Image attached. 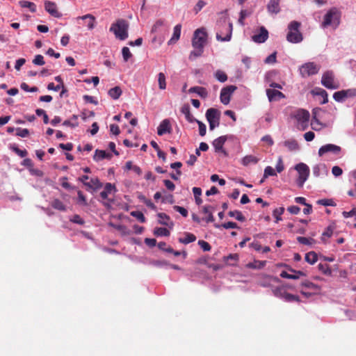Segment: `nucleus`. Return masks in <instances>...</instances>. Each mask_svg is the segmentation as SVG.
<instances>
[{"mask_svg": "<svg viewBox=\"0 0 356 356\" xmlns=\"http://www.w3.org/2000/svg\"><path fill=\"white\" fill-rule=\"evenodd\" d=\"M216 39L219 41H229L232 38L233 25L226 17L221 18L217 23Z\"/></svg>", "mask_w": 356, "mask_h": 356, "instance_id": "nucleus-1", "label": "nucleus"}, {"mask_svg": "<svg viewBox=\"0 0 356 356\" xmlns=\"http://www.w3.org/2000/svg\"><path fill=\"white\" fill-rule=\"evenodd\" d=\"M341 17V11L337 8L332 7L324 15L321 26L323 28L332 26L334 29H337L340 24Z\"/></svg>", "mask_w": 356, "mask_h": 356, "instance_id": "nucleus-2", "label": "nucleus"}, {"mask_svg": "<svg viewBox=\"0 0 356 356\" xmlns=\"http://www.w3.org/2000/svg\"><path fill=\"white\" fill-rule=\"evenodd\" d=\"M129 27V22L124 19H118L113 23L109 31L115 35V38L124 40L128 38V30Z\"/></svg>", "mask_w": 356, "mask_h": 356, "instance_id": "nucleus-3", "label": "nucleus"}, {"mask_svg": "<svg viewBox=\"0 0 356 356\" xmlns=\"http://www.w3.org/2000/svg\"><path fill=\"white\" fill-rule=\"evenodd\" d=\"M300 23L297 21H292L288 26L289 32L286 40L291 43L300 42L303 38L300 31Z\"/></svg>", "mask_w": 356, "mask_h": 356, "instance_id": "nucleus-4", "label": "nucleus"}, {"mask_svg": "<svg viewBox=\"0 0 356 356\" xmlns=\"http://www.w3.org/2000/svg\"><path fill=\"white\" fill-rule=\"evenodd\" d=\"M207 34L204 29H197L193 34L192 45L194 49H203L207 41Z\"/></svg>", "mask_w": 356, "mask_h": 356, "instance_id": "nucleus-5", "label": "nucleus"}, {"mask_svg": "<svg viewBox=\"0 0 356 356\" xmlns=\"http://www.w3.org/2000/svg\"><path fill=\"white\" fill-rule=\"evenodd\" d=\"M295 169L298 172L297 184L299 187H302L304 183L308 179L309 175V168L306 164L300 163L295 166Z\"/></svg>", "mask_w": 356, "mask_h": 356, "instance_id": "nucleus-6", "label": "nucleus"}, {"mask_svg": "<svg viewBox=\"0 0 356 356\" xmlns=\"http://www.w3.org/2000/svg\"><path fill=\"white\" fill-rule=\"evenodd\" d=\"M220 112L218 109L211 108L206 112V118L209 123V129L213 130L216 127L219 126Z\"/></svg>", "mask_w": 356, "mask_h": 356, "instance_id": "nucleus-7", "label": "nucleus"}, {"mask_svg": "<svg viewBox=\"0 0 356 356\" xmlns=\"http://www.w3.org/2000/svg\"><path fill=\"white\" fill-rule=\"evenodd\" d=\"M320 67L314 62H309L303 64L300 67V73L302 76L307 77L318 72Z\"/></svg>", "mask_w": 356, "mask_h": 356, "instance_id": "nucleus-8", "label": "nucleus"}, {"mask_svg": "<svg viewBox=\"0 0 356 356\" xmlns=\"http://www.w3.org/2000/svg\"><path fill=\"white\" fill-rule=\"evenodd\" d=\"M309 116V113L304 109H300L296 112L295 118L298 122L299 126H300L302 130L307 128Z\"/></svg>", "mask_w": 356, "mask_h": 356, "instance_id": "nucleus-9", "label": "nucleus"}, {"mask_svg": "<svg viewBox=\"0 0 356 356\" xmlns=\"http://www.w3.org/2000/svg\"><path fill=\"white\" fill-rule=\"evenodd\" d=\"M237 89V87L236 86H228L225 88H223L220 91V102L225 104L227 105L230 102V98L232 94Z\"/></svg>", "mask_w": 356, "mask_h": 356, "instance_id": "nucleus-10", "label": "nucleus"}, {"mask_svg": "<svg viewBox=\"0 0 356 356\" xmlns=\"http://www.w3.org/2000/svg\"><path fill=\"white\" fill-rule=\"evenodd\" d=\"M356 89H348L337 91L334 93L333 98L337 102H343L348 97H355Z\"/></svg>", "mask_w": 356, "mask_h": 356, "instance_id": "nucleus-11", "label": "nucleus"}, {"mask_svg": "<svg viewBox=\"0 0 356 356\" xmlns=\"http://www.w3.org/2000/svg\"><path fill=\"white\" fill-rule=\"evenodd\" d=\"M321 83L323 86L329 89H335L337 88L332 72L327 71L325 72L323 74Z\"/></svg>", "mask_w": 356, "mask_h": 356, "instance_id": "nucleus-12", "label": "nucleus"}, {"mask_svg": "<svg viewBox=\"0 0 356 356\" xmlns=\"http://www.w3.org/2000/svg\"><path fill=\"white\" fill-rule=\"evenodd\" d=\"M341 152V147L334 144H326L323 145L318 149V155L320 156H323L326 153H332L334 155H339Z\"/></svg>", "mask_w": 356, "mask_h": 356, "instance_id": "nucleus-13", "label": "nucleus"}, {"mask_svg": "<svg viewBox=\"0 0 356 356\" xmlns=\"http://www.w3.org/2000/svg\"><path fill=\"white\" fill-rule=\"evenodd\" d=\"M44 4L45 10L49 15L56 18L62 17V14L58 11L56 3L51 1H45Z\"/></svg>", "mask_w": 356, "mask_h": 356, "instance_id": "nucleus-14", "label": "nucleus"}, {"mask_svg": "<svg viewBox=\"0 0 356 356\" xmlns=\"http://www.w3.org/2000/svg\"><path fill=\"white\" fill-rule=\"evenodd\" d=\"M268 38V31L264 26L259 28V32L254 33L252 36V40L257 43H263L267 40Z\"/></svg>", "mask_w": 356, "mask_h": 356, "instance_id": "nucleus-15", "label": "nucleus"}, {"mask_svg": "<svg viewBox=\"0 0 356 356\" xmlns=\"http://www.w3.org/2000/svg\"><path fill=\"white\" fill-rule=\"evenodd\" d=\"M172 131L170 122L168 119L163 120L157 128V134L163 136L167 133L170 134Z\"/></svg>", "mask_w": 356, "mask_h": 356, "instance_id": "nucleus-16", "label": "nucleus"}, {"mask_svg": "<svg viewBox=\"0 0 356 356\" xmlns=\"http://www.w3.org/2000/svg\"><path fill=\"white\" fill-rule=\"evenodd\" d=\"M289 270L291 271V272L294 273L295 274L294 275L293 274H289L286 271H282L280 273V277H282V278H286V279L298 280L300 276H305V274L302 271L296 270H293L291 268H289Z\"/></svg>", "mask_w": 356, "mask_h": 356, "instance_id": "nucleus-17", "label": "nucleus"}, {"mask_svg": "<svg viewBox=\"0 0 356 356\" xmlns=\"http://www.w3.org/2000/svg\"><path fill=\"white\" fill-rule=\"evenodd\" d=\"M280 0H270L267 4V10L270 14H277L280 12Z\"/></svg>", "mask_w": 356, "mask_h": 356, "instance_id": "nucleus-18", "label": "nucleus"}, {"mask_svg": "<svg viewBox=\"0 0 356 356\" xmlns=\"http://www.w3.org/2000/svg\"><path fill=\"white\" fill-rule=\"evenodd\" d=\"M266 95L270 102L284 97V95L282 92L275 89H267Z\"/></svg>", "mask_w": 356, "mask_h": 356, "instance_id": "nucleus-19", "label": "nucleus"}, {"mask_svg": "<svg viewBox=\"0 0 356 356\" xmlns=\"http://www.w3.org/2000/svg\"><path fill=\"white\" fill-rule=\"evenodd\" d=\"M227 140L226 136H220L215 139L213 142V145L216 152H222L226 154L225 151L222 149L223 145Z\"/></svg>", "mask_w": 356, "mask_h": 356, "instance_id": "nucleus-20", "label": "nucleus"}, {"mask_svg": "<svg viewBox=\"0 0 356 356\" xmlns=\"http://www.w3.org/2000/svg\"><path fill=\"white\" fill-rule=\"evenodd\" d=\"M159 217V223L163 225L169 226L170 227L173 226V222L171 220L169 216L164 213H159L157 214Z\"/></svg>", "mask_w": 356, "mask_h": 356, "instance_id": "nucleus-21", "label": "nucleus"}, {"mask_svg": "<svg viewBox=\"0 0 356 356\" xmlns=\"http://www.w3.org/2000/svg\"><path fill=\"white\" fill-rule=\"evenodd\" d=\"M78 19H81L83 20H88L87 26L89 30H92L95 26V17L91 14H87L81 17H79Z\"/></svg>", "mask_w": 356, "mask_h": 356, "instance_id": "nucleus-22", "label": "nucleus"}, {"mask_svg": "<svg viewBox=\"0 0 356 356\" xmlns=\"http://www.w3.org/2000/svg\"><path fill=\"white\" fill-rule=\"evenodd\" d=\"M188 91H189V92H195L200 97L204 98V99L208 96V92H207V89L204 87H200V86L192 87L189 89Z\"/></svg>", "mask_w": 356, "mask_h": 356, "instance_id": "nucleus-23", "label": "nucleus"}, {"mask_svg": "<svg viewBox=\"0 0 356 356\" xmlns=\"http://www.w3.org/2000/svg\"><path fill=\"white\" fill-rule=\"evenodd\" d=\"M113 191H115V186L111 183H106L104 191L100 193V197L104 200H106L108 194H111Z\"/></svg>", "mask_w": 356, "mask_h": 356, "instance_id": "nucleus-24", "label": "nucleus"}, {"mask_svg": "<svg viewBox=\"0 0 356 356\" xmlns=\"http://www.w3.org/2000/svg\"><path fill=\"white\" fill-rule=\"evenodd\" d=\"M214 209L212 206L206 205L202 208V211L204 213H209V216L205 219L207 222H212L215 220L214 217L213 216V211Z\"/></svg>", "mask_w": 356, "mask_h": 356, "instance_id": "nucleus-25", "label": "nucleus"}, {"mask_svg": "<svg viewBox=\"0 0 356 356\" xmlns=\"http://www.w3.org/2000/svg\"><path fill=\"white\" fill-rule=\"evenodd\" d=\"M51 206L56 209V210H58L60 211H65L67 210V207L64 204V203L60 200L58 198H54L51 202Z\"/></svg>", "mask_w": 356, "mask_h": 356, "instance_id": "nucleus-26", "label": "nucleus"}, {"mask_svg": "<svg viewBox=\"0 0 356 356\" xmlns=\"http://www.w3.org/2000/svg\"><path fill=\"white\" fill-rule=\"evenodd\" d=\"M181 112L185 115L186 119L189 122H193L197 120L191 114L190 111V106L187 104L184 105L181 108Z\"/></svg>", "mask_w": 356, "mask_h": 356, "instance_id": "nucleus-27", "label": "nucleus"}, {"mask_svg": "<svg viewBox=\"0 0 356 356\" xmlns=\"http://www.w3.org/2000/svg\"><path fill=\"white\" fill-rule=\"evenodd\" d=\"M78 118L79 116L77 115H73L70 119L65 120L63 123V125L75 128L79 126Z\"/></svg>", "mask_w": 356, "mask_h": 356, "instance_id": "nucleus-28", "label": "nucleus"}, {"mask_svg": "<svg viewBox=\"0 0 356 356\" xmlns=\"http://www.w3.org/2000/svg\"><path fill=\"white\" fill-rule=\"evenodd\" d=\"M181 24H177L174 27L173 35L171 38V39L169 40L168 44L175 43L179 39L180 35H181Z\"/></svg>", "mask_w": 356, "mask_h": 356, "instance_id": "nucleus-29", "label": "nucleus"}, {"mask_svg": "<svg viewBox=\"0 0 356 356\" xmlns=\"http://www.w3.org/2000/svg\"><path fill=\"white\" fill-rule=\"evenodd\" d=\"M184 235L185 237L179 238V243L183 244H188L190 243L194 242L196 240V236L192 233L185 232Z\"/></svg>", "mask_w": 356, "mask_h": 356, "instance_id": "nucleus-30", "label": "nucleus"}, {"mask_svg": "<svg viewBox=\"0 0 356 356\" xmlns=\"http://www.w3.org/2000/svg\"><path fill=\"white\" fill-rule=\"evenodd\" d=\"M111 154L106 152L104 150L97 149L95 152L94 159L96 161L102 160L104 159H111Z\"/></svg>", "mask_w": 356, "mask_h": 356, "instance_id": "nucleus-31", "label": "nucleus"}, {"mask_svg": "<svg viewBox=\"0 0 356 356\" xmlns=\"http://www.w3.org/2000/svg\"><path fill=\"white\" fill-rule=\"evenodd\" d=\"M85 186L90 188L99 189L102 187V184L97 177L92 178L88 183H85Z\"/></svg>", "mask_w": 356, "mask_h": 356, "instance_id": "nucleus-32", "label": "nucleus"}, {"mask_svg": "<svg viewBox=\"0 0 356 356\" xmlns=\"http://www.w3.org/2000/svg\"><path fill=\"white\" fill-rule=\"evenodd\" d=\"M334 229V226L330 225L323 232L322 236H321V240L324 243L327 242V238H329L332 236V235L333 234Z\"/></svg>", "mask_w": 356, "mask_h": 356, "instance_id": "nucleus-33", "label": "nucleus"}, {"mask_svg": "<svg viewBox=\"0 0 356 356\" xmlns=\"http://www.w3.org/2000/svg\"><path fill=\"white\" fill-rule=\"evenodd\" d=\"M122 90L119 86H115L108 90L109 96L113 99H118L122 95Z\"/></svg>", "mask_w": 356, "mask_h": 356, "instance_id": "nucleus-34", "label": "nucleus"}, {"mask_svg": "<svg viewBox=\"0 0 356 356\" xmlns=\"http://www.w3.org/2000/svg\"><path fill=\"white\" fill-rule=\"evenodd\" d=\"M19 4L22 8H29V10L31 13L36 12V6L33 2H31L29 1H25V0H21L19 1Z\"/></svg>", "mask_w": 356, "mask_h": 356, "instance_id": "nucleus-35", "label": "nucleus"}, {"mask_svg": "<svg viewBox=\"0 0 356 356\" xmlns=\"http://www.w3.org/2000/svg\"><path fill=\"white\" fill-rule=\"evenodd\" d=\"M305 259L307 263L312 265L317 261L318 255L315 252L311 251L305 254Z\"/></svg>", "mask_w": 356, "mask_h": 356, "instance_id": "nucleus-36", "label": "nucleus"}, {"mask_svg": "<svg viewBox=\"0 0 356 356\" xmlns=\"http://www.w3.org/2000/svg\"><path fill=\"white\" fill-rule=\"evenodd\" d=\"M125 169L127 170H133L138 175H140L142 174L140 168L138 165H134L131 161L126 163Z\"/></svg>", "mask_w": 356, "mask_h": 356, "instance_id": "nucleus-37", "label": "nucleus"}, {"mask_svg": "<svg viewBox=\"0 0 356 356\" xmlns=\"http://www.w3.org/2000/svg\"><path fill=\"white\" fill-rule=\"evenodd\" d=\"M284 207H280L278 208H276L273 211V216L275 218V222L277 223L278 222L281 221L282 220V215L284 212Z\"/></svg>", "mask_w": 356, "mask_h": 356, "instance_id": "nucleus-38", "label": "nucleus"}, {"mask_svg": "<svg viewBox=\"0 0 356 356\" xmlns=\"http://www.w3.org/2000/svg\"><path fill=\"white\" fill-rule=\"evenodd\" d=\"M266 280L261 281L259 283V285L263 287H268L270 286V282H280V280L277 277L273 276H266Z\"/></svg>", "mask_w": 356, "mask_h": 356, "instance_id": "nucleus-39", "label": "nucleus"}, {"mask_svg": "<svg viewBox=\"0 0 356 356\" xmlns=\"http://www.w3.org/2000/svg\"><path fill=\"white\" fill-rule=\"evenodd\" d=\"M284 146H286L289 151H296L298 149L299 145L296 140H289L284 142Z\"/></svg>", "mask_w": 356, "mask_h": 356, "instance_id": "nucleus-40", "label": "nucleus"}, {"mask_svg": "<svg viewBox=\"0 0 356 356\" xmlns=\"http://www.w3.org/2000/svg\"><path fill=\"white\" fill-rule=\"evenodd\" d=\"M259 159L253 155H247L242 159L243 165H248L250 163H257Z\"/></svg>", "mask_w": 356, "mask_h": 356, "instance_id": "nucleus-41", "label": "nucleus"}, {"mask_svg": "<svg viewBox=\"0 0 356 356\" xmlns=\"http://www.w3.org/2000/svg\"><path fill=\"white\" fill-rule=\"evenodd\" d=\"M193 193L194 194L195 203L197 205H200L202 203V200L200 197V196L202 195V189L198 187H193Z\"/></svg>", "mask_w": 356, "mask_h": 356, "instance_id": "nucleus-42", "label": "nucleus"}, {"mask_svg": "<svg viewBox=\"0 0 356 356\" xmlns=\"http://www.w3.org/2000/svg\"><path fill=\"white\" fill-rule=\"evenodd\" d=\"M228 215L230 217L235 218L237 220L241 222H244L245 220V216L242 214V213L240 211L238 210L230 211L228 213Z\"/></svg>", "mask_w": 356, "mask_h": 356, "instance_id": "nucleus-43", "label": "nucleus"}, {"mask_svg": "<svg viewBox=\"0 0 356 356\" xmlns=\"http://www.w3.org/2000/svg\"><path fill=\"white\" fill-rule=\"evenodd\" d=\"M266 261H254V262L249 263L247 266L252 269H261L266 266Z\"/></svg>", "mask_w": 356, "mask_h": 356, "instance_id": "nucleus-44", "label": "nucleus"}, {"mask_svg": "<svg viewBox=\"0 0 356 356\" xmlns=\"http://www.w3.org/2000/svg\"><path fill=\"white\" fill-rule=\"evenodd\" d=\"M318 268L324 275H332V270L330 269L329 265L327 264H319L318 265Z\"/></svg>", "mask_w": 356, "mask_h": 356, "instance_id": "nucleus-45", "label": "nucleus"}, {"mask_svg": "<svg viewBox=\"0 0 356 356\" xmlns=\"http://www.w3.org/2000/svg\"><path fill=\"white\" fill-rule=\"evenodd\" d=\"M170 231L165 227H156L154 230V234L156 236H170Z\"/></svg>", "mask_w": 356, "mask_h": 356, "instance_id": "nucleus-46", "label": "nucleus"}, {"mask_svg": "<svg viewBox=\"0 0 356 356\" xmlns=\"http://www.w3.org/2000/svg\"><path fill=\"white\" fill-rule=\"evenodd\" d=\"M158 82L161 90H165L166 88L165 76L163 72L159 73Z\"/></svg>", "mask_w": 356, "mask_h": 356, "instance_id": "nucleus-47", "label": "nucleus"}, {"mask_svg": "<svg viewBox=\"0 0 356 356\" xmlns=\"http://www.w3.org/2000/svg\"><path fill=\"white\" fill-rule=\"evenodd\" d=\"M284 298L283 299L286 302H300V298L298 296L291 294L286 291L285 293H284Z\"/></svg>", "mask_w": 356, "mask_h": 356, "instance_id": "nucleus-48", "label": "nucleus"}, {"mask_svg": "<svg viewBox=\"0 0 356 356\" xmlns=\"http://www.w3.org/2000/svg\"><path fill=\"white\" fill-rule=\"evenodd\" d=\"M297 241L300 244L307 245H312L315 242L314 239H313L312 238H307V237H303V236L297 237Z\"/></svg>", "mask_w": 356, "mask_h": 356, "instance_id": "nucleus-49", "label": "nucleus"}, {"mask_svg": "<svg viewBox=\"0 0 356 356\" xmlns=\"http://www.w3.org/2000/svg\"><path fill=\"white\" fill-rule=\"evenodd\" d=\"M131 216L137 218L140 222L144 223L146 221V218L144 216L143 213L139 211H133L131 212Z\"/></svg>", "mask_w": 356, "mask_h": 356, "instance_id": "nucleus-50", "label": "nucleus"}, {"mask_svg": "<svg viewBox=\"0 0 356 356\" xmlns=\"http://www.w3.org/2000/svg\"><path fill=\"white\" fill-rule=\"evenodd\" d=\"M215 77L220 81V82H225L227 80V74L221 71V70H217L215 73Z\"/></svg>", "mask_w": 356, "mask_h": 356, "instance_id": "nucleus-51", "label": "nucleus"}, {"mask_svg": "<svg viewBox=\"0 0 356 356\" xmlns=\"http://www.w3.org/2000/svg\"><path fill=\"white\" fill-rule=\"evenodd\" d=\"M10 148L14 152H15L18 156H19L22 158L25 157L28 154L26 149L22 150L16 145H13Z\"/></svg>", "mask_w": 356, "mask_h": 356, "instance_id": "nucleus-52", "label": "nucleus"}, {"mask_svg": "<svg viewBox=\"0 0 356 356\" xmlns=\"http://www.w3.org/2000/svg\"><path fill=\"white\" fill-rule=\"evenodd\" d=\"M122 54L123 59L125 62H127L128 60L132 57V54L131 53L129 49L127 47H124L122 49Z\"/></svg>", "mask_w": 356, "mask_h": 356, "instance_id": "nucleus-53", "label": "nucleus"}, {"mask_svg": "<svg viewBox=\"0 0 356 356\" xmlns=\"http://www.w3.org/2000/svg\"><path fill=\"white\" fill-rule=\"evenodd\" d=\"M215 227H222L225 229H236V228H238L237 224L236 222H227L222 224L221 225H216Z\"/></svg>", "mask_w": 356, "mask_h": 356, "instance_id": "nucleus-54", "label": "nucleus"}, {"mask_svg": "<svg viewBox=\"0 0 356 356\" xmlns=\"http://www.w3.org/2000/svg\"><path fill=\"white\" fill-rule=\"evenodd\" d=\"M273 293L275 296L283 298H284V293H286V291L284 290V289L282 286L276 287L273 290Z\"/></svg>", "mask_w": 356, "mask_h": 356, "instance_id": "nucleus-55", "label": "nucleus"}, {"mask_svg": "<svg viewBox=\"0 0 356 356\" xmlns=\"http://www.w3.org/2000/svg\"><path fill=\"white\" fill-rule=\"evenodd\" d=\"M302 286L305 288L313 289V290H319L320 289V287L317 284H316L312 282H309V281L303 282L302 283Z\"/></svg>", "mask_w": 356, "mask_h": 356, "instance_id": "nucleus-56", "label": "nucleus"}, {"mask_svg": "<svg viewBox=\"0 0 356 356\" xmlns=\"http://www.w3.org/2000/svg\"><path fill=\"white\" fill-rule=\"evenodd\" d=\"M198 245L205 252L210 251L211 249V246L210 245V244L208 242L203 240H200L198 241Z\"/></svg>", "mask_w": 356, "mask_h": 356, "instance_id": "nucleus-57", "label": "nucleus"}, {"mask_svg": "<svg viewBox=\"0 0 356 356\" xmlns=\"http://www.w3.org/2000/svg\"><path fill=\"white\" fill-rule=\"evenodd\" d=\"M33 63L36 65H44L45 62L44 60V57L40 54L36 55L33 60Z\"/></svg>", "mask_w": 356, "mask_h": 356, "instance_id": "nucleus-58", "label": "nucleus"}, {"mask_svg": "<svg viewBox=\"0 0 356 356\" xmlns=\"http://www.w3.org/2000/svg\"><path fill=\"white\" fill-rule=\"evenodd\" d=\"M276 175L275 170L271 166H267L264 170V177L267 178L269 176Z\"/></svg>", "mask_w": 356, "mask_h": 356, "instance_id": "nucleus-59", "label": "nucleus"}, {"mask_svg": "<svg viewBox=\"0 0 356 356\" xmlns=\"http://www.w3.org/2000/svg\"><path fill=\"white\" fill-rule=\"evenodd\" d=\"M203 53V49H195L194 51H192L189 55V59L193 60L197 57L200 56Z\"/></svg>", "mask_w": 356, "mask_h": 356, "instance_id": "nucleus-60", "label": "nucleus"}, {"mask_svg": "<svg viewBox=\"0 0 356 356\" xmlns=\"http://www.w3.org/2000/svg\"><path fill=\"white\" fill-rule=\"evenodd\" d=\"M195 122L198 124V126H199L200 135L201 136H205L206 131H207L206 125L203 122H202L201 121H200L198 120H197Z\"/></svg>", "mask_w": 356, "mask_h": 356, "instance_id": "nucleus-61", "label": "nucleus"}, {"mask_svg": "<svg viewBox=\"0 0 356 356\" xmlns=\"http://www.w3.org/2000/svg\"><path fill=\"white\" fill-rule=\"evenodd\" d=\"M173 209L175 211L179 212L182 216H184V217L188 216V211L186 209H185L182 207H180V206H177V205L174 206Z\"/></svg>", "mask_w": 356, "mask_h": 356, "instance_id": "nucleus-62", "label": "nucleus"}, {"mask_svg": "<svg viewBox=\"0 0 356 356\" xmlns=\"http://www.w3.org/2000/svg\"><path fill=\"white\" fill-rule=\"evenodd\" d=\"M317 203L323 206H334V201L331 199H321L317 201Z\"/></svg>", "mask_w": 356, "mask_h": 356, "instance_id": "nucleus-63", "label": "nucleus"}, {"mask_svg": "<svg viewBox=\"0 0 356 356\" xmlns=\"http://www.w3.org/2000/svg\"><path fill=\"white\" fill-rule=\"evenodd\" d=\"M16 131V135L22 138L27 137L29 134V131L27 129L17 128Z\"/></svg>", "mask_w": 356, "mask_h": 356, "instance_id": "nucleus-64", "label": "nucleus"}]
</instances>
